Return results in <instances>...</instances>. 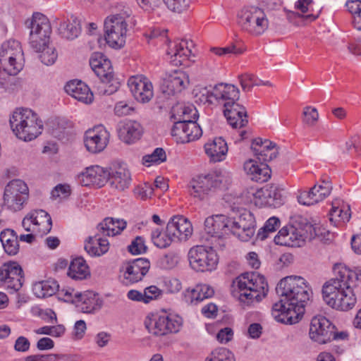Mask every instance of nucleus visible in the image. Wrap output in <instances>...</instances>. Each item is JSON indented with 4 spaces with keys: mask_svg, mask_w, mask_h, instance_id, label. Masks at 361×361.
<instances>
[{
    "mask_svg": "<svg viewBox=\"0 0 361 361\" xmlns=\"http://www.w3.org/2000/svg\"><path fill=\"white\" fill-rule=\"evenodd\" d=\"M276 292L279 300L273 305L272 315L281 323L298 322L312 293L305 279L297 276H286L277 284Z\"/></svg>",
    "mask_w": 361,
    "mask_h": 361,
    "instance_id": "1",
    "label": "nucleus"
},
{
    "mask_svg": "<svg viewBox=\"0 0 361 361\" xmlns=\"http://www.w3.org/2000/svg\"><path fill=\"white\" fill-rule=\"evenodd\" d=\"M333 270L334 278L322 286L323 300L335 310L348 311L357 301L351 283L356 280L361 281V269L353 271L343 264H336Z\"/></svg>",
    "mask_w": 361,
    "mask_h": 361,
    "instance_id": "2",
    "label": "nucleus"
},
{
    "mask_svg": "<svg viewBox=\"0 0 361 361\" xmlns=\"http://www.w3.org/2000/svg\"><path fill=\"white\" fill-rule=\"evenodd\" d=\"M26 24L30 29L29 37L30 47L36 52H41L39 58L44 64L50 66L54 63L58 54L54 47L48 46L51 33L49 19L42 13H35L30 21H26Z\"/></svg>",
    "mask_w": 361,
    "mask_h": 361,
    "instance_id": "3",
    "label": "nucleus"
},
{
    "mask_svg": "<svg viewBox=\"0 0 361 361\" xmlns=\"http://www.w3.org/2000/svg\"><path fill=\"white\" fill-rule=\"evenodd\" d=\"M233 295L244 306L259 302L267 294L268 284L262 276L245 273L233 281Z\"/></svg>",
    "mask_w": 361,
    "mask_h": 361,
    "instance_id": "4",
    "label": "nucleus"
},
{
    "mask_svg": "<svg viewBox=\"0 0 361 361\" xmlns=\"http://www.w3.org/2000/svg\"><path fill=\"white\" fill-rule=\"evenodd\" d=\"M323 231L324 229L310 223L304 224V219L299 218L295 224L283 227L275 236L274 242L283 246L301 247L305 240L315 238L322 239Z\"/></svg>",
    "mask_w": 361,
    "mask_h": 361,
    "instance_id": "5",
    "label": "nucleus"
},
{
    "mask_svg": "<svg viewBox=\"0 0 361 361\" xmlns=\"http://www.w3.org/2000/svg\"><path fill=\"white\" fill-rule=\"evenodd\" d=\"M9 123L13 133L20 140L30 141L42 131V121L30 109L17 108L10 117Z\"/></svg>",
    "mask_w": 361,
    "mask_h": 361,
    "instance_id": "6",
    "label": "nucleus"
},
{
    "mask_svg": "<svg viewBox=\"0 0 361 361\" xmlns=\"http://www.w3.org/2000/svg\"><path fill=\"white\" fill-rule=\"evenodd\" d=\"M231 181V176L228 172L216 171L193 178L188 185V191L194 197L203 200L213 189L226 188Z\"/></svg>",
    "mask_w": 361,
    "mask_h": 361,
    "instance_id": "7",
    "label": "nucleus"
},
{
    "mask_svg": "<svg viewBox=\"0 0 361 361\" xmlns=\"http://www.w3.org/2000/svg\"><path fill=\"white\" fill-rule=\"evenodd\" d=\"M237 17L240 29L253 37L262 35L269 27V20L265 13L258 7L243 8L238 12Z\"/></svg>",
    "mask_w": 361,
    "mask_h": 361,
    "instance_id": "8",
    "label": "nucleus"
},
{
    "mask_svg": "<svg viewBox=\"0 0 361 361\" xmlns=\"http://www.w3.org/2000/svg\"><path fill=\"white\" fill-rule=\"evenodd\" d=\"M0 64L3 71L10 75H16L23 69V52L18 41L10 39L2 44L0 49Z\"/></svg>",
    "mask_w": 361,
    "mask_h": 361,
    "instance_id": "9",
    "label": "nucleus"
},
{
    "mask_svg": "<svg viewBox=\"0 0 361 361\" xmlns=\"http://www.w3.org/2000/svg\"><path fill=\"white\" fill-rule=\"evenodd\" d=\"M105 40L111 48L118 49L126 44L128 23L126 18L116 14L108 16L104 20Z\"/></svg>",
    "mask_w": 361,
    "mask_h": 361,
    "instance_id": "10",
    "label": "nucleus"
},
{
    "mask_svg": "<svg viewBox=\"0 0 361 361\" xmlns=\"http://www.w3.org/2000/svg\"><path fill=\"white\" fill-rule=\"evenodd\" d=\"M182 325V319L173 314L164 312L161 314L147 316L145 320V326L149 333L155 336H164L169 333H176Z\"/></svg>",
    "mask_w": 361,
    "mask_h": 361,
    "instance_id": "11",
    "label": "nucleus"
},
{
    "mask_svg": "<svg viewBox=\"0 0 361 361\" xmlns=\"http://www.w3.org/2000/svg\"><path fill=\"white\" fill-rule=\"evenodd\" d=\"M29 197V188L20 179H14L8 183L4 188V205L12 212L21 210Z\"/></svg>",
    "mask_w": 361,
    "mask_h": 361,
    "instance_id": "12",
    "label": "nucleus"
},
{
    "mask_svg": "<svg viewBox=\"0 0 361 361\" xmlns=\"http://www.w3.org/2000/svg\"><path fill=\"white\" fill-rule=\"evenodd\" d=\"M188 260L191 268L196 271H212L218 264L219 258L212 247L197 245L190 249Z\"/></svg>",
    "mask_w": 361,
    "mask_h": 361,
    "instance_id": "13",
    "label": "nucleus"
},
{
    "mask_svg": "<svg viewBox=\"0 0 361 361\" xmlns=\"http://www.w3.org/2000/svg\"><path fill=\"white\" fill-rule=\"evenodd\" d=\"M231 233L242 241L247 242L253 237L256 222L253 214L243 210L239 216L230 217Z\"/></svg>",
    "mask_w": 361,
    "mask_h": 361,
    "instance_id": "14",
    "label": "nucleus"
},
{
    "mask_svg": "<svg viewBox=\"0 0 361 361\" xmlns=\"http://www.w3.org/2000/svg\"><path fill=\"white\" fill-rule=\"evenodd\" d=\"M109 137V133L103 126H97L85 132V146L90 152L99 153L106 147Z\"/></svg>",
    "mask_w": 361,
    "mask_h": 361,
    "instance_id": "15",
    "label": "nucleus"
},
{
    "mask_svg": "<svg viewBox=\"0 0 361 361\" xmlns=\"http://www.w3.org/2000/svg\"><path fill=\"white\" fill-rule=\"evenodd\" d=\"M149 268L150 262L146 258H137L125 263L123 266V282L128 285L140 281L149 271Z\"/></svg>",
    "mask_w": 361,
    "mask_h": 361,
    "instance_id": "16",
    "label": "nucleus"
},
{
    "mask_svg": "<svg viewBox=\"0 0 361 361\" xmlns=\"http://www.w3.org/2000/svg\"><path fill=\"white\" fill-rule=\"evenodd\" d=\"M0 283L15 291L23 286L24 277L21 267L15 262L4 263L0 267Z\"/></svg>",
    "mask_w": 361,
    "mask_h": 361,
    "instance_id": "17",
    "label": "nucleus"
},
{
    "mask_svg": "<svg viewBox=\"0 0 361 361\" xmlns=\"http://www.w3.org/2000/svg\"><path fill=\"white\" fill-rule=\"evenodd\" d=\"M335 326L326 317L317 316L312 318L310 327V336L312 340L324 344L330 342L334 336Z\"/></svg>",
    "mask_w": 361,
    "mask_h": 361,
    "instance_id": "18",
    "label": "nucleus"
},
{
    "mask_svg": "<svg viewBox=\"0 0 361 361\" xmlns=\"http://www.w3.org/2000/svg\"><path fill=\"white\" fill-rule=\"evenodd\" d=\"M128 85L134 98L140 103L149 102L153 97L152 84L143 75L130 77Z\"/></svg>",
    "mask_w": 361,
    "mask_h": 361,
    "instance_id": "19",
    "label": "nucleus"
},
{
    "mask_svg": "<svg viewBox=\"0 0 361 361\" xmlns=\"http://www.w3.org/2000/svg\"><path fill=\"white\" fill-rule=\"evenodd\" d=\"M331 190V183L328 180H323L321 184L314 185L309 191L300 192L297 199L300 204L313 205L324 200Z\"/></svg>",
    "mask_w": 361,
    "mask_h": 361,
    "instance_id": "20",
    "label": "nucleus"
},
{
    "mask_svg": "<svg viewBox=\"0 0 361 361\" xmlns=\"http://www.w3.org/2000/svg\"><path fill=\"white\" fill-rule=\"evenodd\" d=\"M240 97L239 90L230 84L220 83L216 85L212 92L207 91L206 102L212 104L215 101L224 105L226 102L238 100Z\"/></svg>",
    "mask_w": 361,
    "mask_h": 361,
    "instance_id": "21",
    "label": "nucleus"
},
{
    "mask_svg": "<svg viewBox=\"0 0 361 361\" xmlns=\"http://www.w3.org/2000/svg\"><path fill=\"white\" fill-rule=\"evenodd\" d=\"M109 171L99 166L87 167L78 176V180L83 186L95 185L101 188L107 182Z\"/></svg>",
    "mask_w": 361,
    "mask_h": 361,
    "instance_id": "22",
    "label": "nucleus"
},
{
    "mask_svg": "<svg viewBox=\"0 0 361 361\" xmlns=\"http://www.w3.org/2000/svg\"><path fill=\"white\" fill-rule=\"evenodd\" d=\"M204 230L212 237L228 235L231 233L230 217L222 214L209 216L204 221Z\"/></svg>",
    "mask_w": 361,
    "mask_h": 361,
    "instance_id": "23",
    "label": "nucleus"
},
{
    "mask_svg": "<svg viewBox=\"0 0 361 361\" xmlns=\"http://www.w3.org/2000/svg\"><path fill=\"white\" fill-rule=\"evenodd\" d=\"M192 231L191 223L183 216H174L167 224V231L175 240H187L191 236Z\"/></svg>",
    "mask_w": 361,
    "mask_h": 361,
    "instance_id": "24",
    "label": "nucleus"
},
{
    "mask_svg": "<svg viewBox=\"0 0 361 361\" xmlns=\"http://www.w3.org/2000/svg\"><path fill=\"white\" fill-rule=\"evenodd\" d=\"M192 44V42L189 43L184 39L171 43L167 50L171 63L176 66L183 65L192 54L190 49Z\"/></svg>",
    "mask_w": 361,
    "mask_h": 361,
    "instance_id": "25",
    "label": "nucleus"
},
{
    "mask_svg": "<svg viewBox=\"0 0 361 361\" xmlns=\"http://www.w3.org/2000/svg\"><path fill=\"white\" fill-rule=\"evenodd\" d=\"M189 85L188 74L182 71H176L164 78L162 88L164 92L174 94L182 92Z\"/></svg>",
    "mask_w": 361,
    "mask_h": 361,
    "instance_id": "26",
    "label": "nucleus"
},
{
    "mask_svg": "<svg viewBox=\"0 0 361 361\" xmlns=\"http://www.w3.org/2000/svg\"><path fill=\"white\" fill-rule=\"evenodd\" d=\"M251 149L257 159L262 162L272 160L277 154V149L274 142L259 137L252 141Z\"/></svg>",
    "mask_w": 361,
    "mask_h": 361,
    "instance_id": "27",
    "label": "nucleus"
},
{
    "mask_svg": "<svg viewBox=\"0 0 361 361\" xmlns=\"http://www.w3.org/2000/svg\"><path fill=\"white\" fill-rule=\"evenodd\" d=\"M142 133L141 125L135 121L121 122L118 127V135L121 140L131 144L139 140Z\"/></svg>",
    "mask_w": 361,
    "mask_h": 361,
    "instance_id": "28",
    "label": "nucleus"
},
{
    "mask_svg": "<svg viewBox=\"0 0 361 361\" xmlns=\"http://www.w3.org/2000/svg\"><path fill=\"white\" fill-rule=\"evenodd\" d=\"M244 170L250 178L256 182L264 183L271 177V169L262 161L258 164L256 161L249 159L244 164Z\"/></svg>",
    "mask_w": 361,
    "mask_h": 361,
    "instance_id": "29",
    "label": "nucleus"
},
{
    "mask_svg": "<svg viewBox=\"0 0 361 361\" xmlns=\"http://www.w3.org/2000/svg\"><path fill=\"white\" fill-rule=\"evenodd\" d=\"M109 181L111 188L119 191L128 188L131 183V175L129 170L124 166H118L109 171Z\"/></svg>",
    "mask_w": 361,
    "mask_h": 361,
    "instance_id": "30",
    "label": "nucleus"
},
{
    "mask_svg": "<svg viewBox=\"0 0 361 361\" xmlns=\"http://www.w3.org/2000/svg\"><path fill=\"white\" fill-rule=\"evenodd\" d=\"M65 90L69 95L84 104H90L93 101V93L90 87L82 81L68 82L65 86Z\"/></svg>",
    "mask_w": 361,
    "mask_h": 361,
    "instance_id": "31",
    "label": "nucleus"
},
{
    "mask_svg": "<svg viewBox=\"0 0 361 361\" xmlns=\"http://www.w3.org/2000/svg\"><path fill=\"white\" fill-rule=\"evenodd\" d=\"M75 304L82 312L90 313L102 307V301L92 291L75 294Z\"/></svg>",
    "mask_w": 361,
    "mask_h": 361,
    "instance_id": "32",
    "label": "nucleus"
},
{
    "mask_svg": "<svg viewBox=\"0 0 361 361\" xmlns=\"http://www.w3.org/2000/svg\"><path fill=\"white\" fill-rule=\"evenodd\" d=\"M204 147L205 153L214 162L224 160L228 152L227 143L221 137L209 140Z\"/></svg>",
    "mask_w": 361,
    "mask_h": 361,
    "instance_id": "33",
    "label": "nucleus"
},
{
    "mask_svg": "<svg viewBox=\"0 0 361 361\" xmlns=\"http://www.w3.org/2000/svg\"><path fill=\"white\" fill-rule=\"evenodd\" d=\"M126 221L123 219L106 217L97 226V230L103 235L114 236L120 234L126 228Z\"/></svg>",
    "mask_w": 361,
    "mask_h": 361,
    "instance_id": "34",
    "label": "nucleus"
},
{
    "mask_svg": "<svg viewBox=\"0 0 361 361\" xmlns=\"http://www.w3.org/2000/svg\"><path fill=\"white\" fill-rule=\"evenodd\" d=\"M37 233L41 235L47 234L51 229L52 221L50 215L44 210H35L30 212Z\"/></svg>",
    "mask_w": 361,
    "mask_h": 361,
    "instance_id": "35",
    "label": "nucleus"
},
{
    "mask_svg": "<svg viewBox=\"0 0 361 361\" xmlns=\"http://www.w3.org/2000/svg\"><path fill=\"white\" fill-rule=\"evenodd\" d=\"M98 233L93 237H89L85 243V250L90 256H101L105 254L109 248V243Z\"/></svg>",
    "mask_w": 361,
    "mask_h": 361,
    "instance_id": "36",
    "label": "nucleus"
},
{
    "mask_svg": "<svg viewBox=\"0 0 361 361\" xmlns=\"http://www.w3.org/2000/svg\"><path fill=\"white\" fill-rule=\"evenodd\" d=\"M295 7L302 13L297 15L310 22L318 18L322 11V8L315 5L313 0H298L295 3Z\"/></svg>",
    "mask_w": 361,
    "mask_h": 361,
    "instance_id": "37",
    "label": "nucleus"
},
{
    "mask_svg": "<svg viewBox=\"0 0 361 361\" xmlns=\"http://www.w3.org/2000/svg\"><path fill=\"white\" fill-rule=\"evenodd\" d=\"M68 276L75 280H83L90 276L89 267L82 257H76L71 262Z\"/></svg>",
    "mask_w": 361,
    "mask_h": 361,
    "instance_id": "38",
    "label": "nucleus"
},
{
    "mask_svg": "<svg viewBox=\"0 0 361 361\" xmlns=\"http://www.w3.org/2000/svg\"><path fill=\"white\" fill-rule=\"evenodd\" d=\"M214 294V288L208 284H197L192 289L188 290L186 298L192 305H197L204 299L212 298Z\"/></svg>",
    "mask_w": 361,
    "mask_h": 361,
    "instance_id": "39",
    "label": "nucleus"
},
{
    "mask_svg": "<svg viewBox=\"0 0 361 361\" xmlns=\"http://www.w3.org/2000/svg\"><path fill=\"white\" fill-rule=\"evenodd\" d=\"M198 111L194 105L178 104L172 108V117L176 121H192L198 118Z\"/></svg>",
    "mask_w": 361,
    "mask_h": 361,
    "instance_id": "40",
    "label": "nucleus"
},
{
    "mask_svg": "<svg viewBox=\"0 0 361 361\" xmlns=\"http://www.w3.org/2000/svg\"><path fill=\"white\" fill-rule=\"evenodd\" d=\"M0 240L5 252L9 255H16L19 251L17 233L10 228L3 230L0 233Z\"/></svg>",
    "mask_w": 361,
    "mask_h": 361,
    "instance_id": "41",
    "label": "nucleus"
},
{
    "mask_svg": "<svg viewBox=\"0 0 361 361\" xmlns=\"http://www.w3.org/2000/svg\"><path fill=\"white\" fill-rule=\"evenodd\" d=\"M59 288L57 282L54 280L42 281L35 283L32 286L34 294L40 298L52 296Z\"/></svg>",
    "mask_w": 361,
    "mask_h": 361,
    "instance_id": "42",
    "label": "nucleus"
},
{
    "mask_svg": "<svg viewBox=\"0 0 361 361\" xmlns=\"http://www.w3.org/2000/svg\"><path fill=\"white\" fill-rule=\"evenodd\" d=\"M59 30L63 38L73 40L80 32V21L76 18L63 21L60 23Z\"/></svg>",
    "mask_w": 361,
    "mask_h": 361,
    "instance_id": "43",
    "label": "nucleus"
},
{
    "mask_svg": "<svg viewBox=\"0 0 361 361\" xmlns=\"http://www.w3.org/2000/svg\"><path fill=\"white\" fill-rule=\"evenodd\" d=\"M235 102L236 101L226 102V103L224 104V116L226 117L228 123L234 128H236V125L238 124V122L235 120V115H238V114L245 115L246 113L245 108Z\"/></svg>",
    "mask_w": 361,
    "mask_h": 361,
    "instance_id": "44",
    "label": "nucleus"
},
{
    "mask_svg": "<svg viewBox=\"0 0 361 361\" xmlns=\"http://www.w3.org/2000/svg\"><path fill=\"white\" fill-rule=\"evenodd\" d=\"M151 238L154 245L161 249L169 247L175 240L173 237L169 235L167 228H166V232H162L158 228L152 231Z\"/></svg>",
    "mask_w": 361,
    "mask_h": 361,
    "instance_id": "45",
    "label": "nucleus"
},
{
    "mask_svg": "<svg viewBox=\"0 0 361 361\" xmlns=\"http://www.w3.org/2000/svg\"><path fill=\"white\" fill-rule=\"evenodd\" d=\"M345 6L352 14L353 27L361 31V0L348 1Z\"/></svg>",
    "mask_w": 361,
    "mask_h": 361,
    "instance_id": "46",
    "label": "nucleus"
},
{
    "mask_svg": "<svg viewBox=\"0 0 361 361\" xmlns=\"http://www.w3.org/2000/svg\"><path fill=\"white\" fill-rule=\"evenodd\" d=\"M280 226V220L276 216L270 217L264 224V226L262 227L257 232L256 238L257 240H264L270 233H272L276 231Z\"/></svg>",
    "mask_w": 361,
    "mask_h": 361,
    "instance_id": "47",
    "label": "nucleus"
},
{
    "mask_svg": "<svg viewBox=\"0 0 361 361\" xmlns=\"http://www.w3.org/2000/svg\"><path fill=\"white\" fill-rule=\"evenodd\" d=\"M330 221L331 222H343L348 221L350 219V207L348 206H343L342 207L333 206L329 213Z\"/></svg>",
    "mask_w": 361,
    "mask_h": 361,
    "instance_id": "48",
    "label": "nucleus"
},
{
    "mask_svg": "<svg viewBox=\"0 0 361 361\" xmlns=\"http://www.w3.org/2000/svg\"><path fill=\"white\" fill-rule=\"evenodd\" d=\"M166 155L162 148H156L150 154L145 155L142 157V164L146 166H150L153 164H160L166 161Z\"/></svg>",
    "mask_w": 361,
    "mask_h": 361,
    "instance_id": "49",
    "label": "nucleus"
},
{
    "mask_svg": "<svg viewBox=\"0 0 361 361\" xmlns=\"http://www.w3.org/2000/svg\"><path fill=\"white\" fill-rule=\"evenodd\" d=\"M186 122L185 121H176L171 129V135L174 137L177 142L186 143L188 139L186 135Z\"/></svg>",
    "mask_w": 361,
    "mask_h": 361,
    "instance_id": "50",
    "label": "nucleus"
},
{
    "mask_svg": "<svg viewBox=\"0 0 361 361\" xmlns=\"http://www.w3.org/2000/svg\"><path fill=\"white\" fill-rule=\"evenodd\" d=\"M282 201L281 190L276 185H268L267 206L277 207L282 204Z\"/></svg>",
    "mask_w": 361,
    "mask_h": 361,
    "instance_id": "51",
    "label": "nucleus"
},
{
    "mask_svg": "<svg viewBox=\"0 0 361 361\" xmlns=\"http://www.w3.org/2000/svg\"><path fill=\"white\" fill-rule=\"evenodd\" d=\"M95 74L101 80L102 85L110 82L113 78V68L110 60L106 59V61H103V66L101 69H97Z\"/></svg>",
    "mask_w": 361,
    "mask_h": 361,
    "instance_id": "52",
    "label": "nucleus"
},
{
    "mask_svg": "<svg viewBox=\"0 0 361 361\" xmlns=\"http://www.w3.org/2000/svg\"><path fill=\"white\" fill-rule=\"evenodd\" d=\"M319 119V114L316 108L305 106L302 112V121L309 126H314Z\"/></svg>",
    "mask_w": 361,
    "mask_h": 361,
    "instance_id": "53",
    "label": "nucleus"
},
{
    "mask_svg": "<svg viewBox=\"0 0 361 361\" xmlns=\"http://www.w3.org/2000/svg\"><path fill=\"white\" fill-rule=\"evenodd\" d=\"M180 257L177 253L170 252L159 259L160 267L165 269H171L177 266Z\"/></svg>",
    "mask_w": 361,
    "mask_h": 361,
    "instance_id": "54",
    "label": "nucleus"
},
{
    "mask_svg": "<svg viewBox=\"0 0 361 361\" xmlns=\"http://www.w3.org/2000/svg\"><path fill=\"white\" fill-rule=\"evenodd\" d=\"M208 361H235L233 354L224 348L216 349Z\"/></svg>",
    "mask_w": 361,
    "mask_h": 361,
    "instance_id": "55",
    "label": "nucleus"
},
{
    "mask_svg": "<svg viewBox=\"0 0 361 361\" xmlns=\"http://www.w3.org/2000/svg\"><path fill=\"white\" fill-rule=\"evenodd\" d=\"M186 135L188 142L198 139L202 134L200 126L196 123V121L186 122Z\"/></svg>",
    "mask_w": 361,
    "mask_h": 361,
    "instance_id": "56",
    "label": "nucleus"
},
{
    "mask_svg": "<svg viewBox=\"0 0 361 361\" xmlns=\"http://www.w3.org/2000/svg\"><path fill=\"white\" fill-rule=\"evenodd\" d=\"M249 193L253 196L256 204H259L262 206H267L268 185L258 189L251 188Z\"/></svg>",
    "mask_w": 361,
    "mask_h": 361,
    "instance_id": "57",
    "label": "nucleus"
},
{
    "mask_svg": "<svg viewBox=\"0 0 361 361\" xmlns=\"http://www.w3.org/2000/svg\"><path fill=\"white\" fill-rule=\"evenodd\" d=\"M72 128V123L66 119H60L57 122L56 126L53 129L54 136L61 139L64 134L68 133Z\"/></svg>",
    "mask_w": 361,
    "mask_h": 361,
    "instance_id": "58",
    "label": "nucleus"
},
{
    "mask_svg": "<svg viewBox=\"0 0 361 361\" xmlns=\"http://www.w3.org/2000/svg\"><path fill=\"white\" fill-rule=\"evenodd\" d=\"M166 6L171 11L181 13L190 6V0H163Z\"/></svg>",
    "mask_w": 361,
    "mask_h": 361,
    "instance_id": "59",
    "label": "nucleus"
},
{
    "mask_svg": "<svg viewBox=\"0 0 361 361\" xmlns=\"http://www.w3.org/2000/svg\"><path fill=\"white\" fill-rule=\"evenodd\" d=\"M147 250L145 240L141 236H137L128 245V251L133 255L145 253Z\"/></svg>",
    "mask_w": 361,
    "mask_h": 361,
    "instance_id": "60",
    "label": "nucleus"
},
{
    "mask_svg": "<svg viewBox=\"0 0 361 361\" xmlns=\"http://www.w3.org/2000/svg\"><path fill=\"white\" fill-rule=\"evenodd\" d=\"M71 194L70 185L59 184L51 191V197L53 199L66 198Z\"/></svg>",
    "mask_w": 361,
    "mask_h": 361,
    "instance_id": "61",
    "label": "nucleus"
},
{
    "mask_svg": "<svg viewBox=\"0 0 361 361\" xmlns=\"http://www.w3.org/2000/svg\"><path fill=\"white\" fill-rule=\"evenodd\" d=\"M162 293L156 286H150L147 287L143 291V296L145 299V303L149 302L151 300L157 299Z\"/></svg>",
    "mask_w": 361,
    "mask_h": 361,
    "instance_id": "62",
    "label": "nucleus"
},
{
    "mask_svg": "<svg viewBox=\"0 0 361 361\" xmlns=\"http://www.w3.org/2000/svg\"><path fill=\"white\" fill-rule=\"evenodd\" d=\"M106 58L100 53H94L90 59V65L92 69V71L97 73V69H101V67L103 66V61H106Z\"/></svg>",
    "mask_w": 361,
    "mask_h": 361,
    "instance_id": "63",
    "label": "nucleus"
},
{
    "mask_svg": "<svg viewBox=\"0 0 361 361\" xmlns=\"http://www.w3.org/2000/svg\"><path fill=\"white\" fill-rule=\"evenodd\" d=\"M254 75L250 73H245L239 76L240 83L244 91H250L254 87Z\"/></svg>",
    "mask_w": 361,
    "mask_h": 361,
    "instance_id": "64",
    "label": "nucleus"
}]
</instances>
